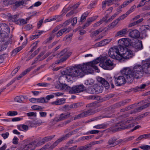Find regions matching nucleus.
I'll return each instance as SVG.
<instances>
[{
  "label": "nucleus",
  "instance_id": "5701e85b",
  "mask_svg": "<svg viewBox=\"0 0 150 150\" xmlns=\"http://www.w3.org/2000/svg\"><path fill=\"white\" fill-rule=\"evenodd\" d=\"M33 68V67H31L28 69H26L20 75L17 77V79L18 80H19L23 76L26 75L28 72H29Z\"/></svg>",
  "mask_w": 150,
  "mask_h": 150
},
{
  "label": "nucleus",
  "instance_id": "4468645a",
  "mask_svg": "<svg viewBox=\"0 0 150 150\" xmlns=\"http://www.w3.org/2000/svg\"><path fill=\"white\" fill-rule=\"evenodd\" d=\"M84 86L82 85L73 86L71 87V90L70 91V93H74L80 92L84 90Z\"/></svg>",
  "mask_w": 150,
  "mask_h": 150
},
{
  "label": "nucleus",
  "instance_id": "c85d7f7f",
  "mask_svg": "<svg viewBox=\"0 0 150 150\" xmlns=\"http://www.w3.org/2000/svg\"><path fill=\"white\" fill-rule=\"evenodd\" d=\"M86 92L91 94H96L95 91L94 89L93 86L89 87L86 89Z\"/></svg>",
  "mask_w": 150,
  "mask_h": 150
},
{
  "label": "nucleus",
  "instance_id": "9b49d317",
  "mask_svg": "<svg viewBox=\"0 0 150 150\" xmlns=\"http://www.w3.org/2000/svg\"><path fill=\"white\" fill-rule=\"evenodd\" d=\"M130 40L127 38H123L119 40L118 41L119 45L118 46H120V48H126V47L129 46L130 45Z\"/></svg>",
  "mask_w": 150,
  "mask_h": 150
},
{
  "label": "nucleus",
  "instance_id": "f3484780",
  "mask_svg": "<svg viewBox=\"0 0 150 150\" xmlns=\"http://www.w3.org/2000/svg\"><path fill=\"white\" fill-rule=\"evenodd\" d=\"M112 39H106L103 40L97 43L96 44V47H100L104 46L108 44L112 40Z\"/></svg>",
  "mask_w": 150,
  "mask_h": 150
},
{
  "label": "nucleus",
  "instance_id": "20e7f679",
  "mask_svg": "<svg viewBox=\"0 0 150 150\" xmlns=\"http://www.w3.org/2000/svg\"><path fill=\"white\" fill-rule=\"evenodd\" d=\"M97 80L101 83V84H96L93 85L96 94L100 93L102 92L103 87L101 84H102L106 89H109V83L104 79L102 77H98Z\"/></svg>",
  "mask_w": 150,
  "mask_h": 150
},
{
  "label": "nucleus",
  "instance_id": "aec40b11",
  "mask_svg": "<svg viewBox=\"0 0 150 150\" xmlns=\"http://www.w3.org/2000/svg\"><path fill=\"white\" fill-rule=\"evenodd\" d=\"M133 47L138 50H140L142 49L143 48V47L142 41L138 40L137 42L134 44Z\"/></svg>",
  "mask_w": 150,
  "mask_h": 150
},
{
  "label": "nucleus",
  "instance_id": "3c124183",
  "mask_svg": "<svg viewBox=\"0 0 150 150\" xmlns=\"http://www.w3.org/2000/svg\"><path fill=\"white\" fill-rule=\"evenodd\" d=\"M18 23H19V25H23L27 23L25 19H19L18 21Z\"/></svg>",
  "mask_w": 150,
  "mask_h": 150
},
{
  "label": "nucleus",
  "instance_id": "b1692460",
  "mask_svg": "<svg viewBox=\"0 0 150 150\" xmlns=\"http://www.w3.org/2000/svg\"><path fill=\"white\" fill-rule=\"evenodd\" d=\"M33 68V67H31L28 69H26L20 75L17 77V79L18 80H19L23 76L26 75L28 72H29Z\"/></svg>",
  "mask_w": 150,
  "mask_h": 150
},
{
  "label": "nucleus",
  "instance_id": "e2e57ef3",
  "mask_svg": "<svg viewBox=\"0 0 150 150\" xmlns=\"http://www.w3.org/2000/svg\"><path fill=\"white\" fill-rule=\"evenodd\" d=\"M97 3V1H93L92 3L90 4L89 5V8H92L94 7L95 5Z\"/></svg>",
  "mask_w": 150,
  "mask_h": 150
},
{
  "label": "nucleus",
  "instance_id": "c756f323",
  "mask_svg": "<svg viewBox=\"0 0 150 150\" xmlns=\"http://www.w3.org/2000/svg\"><path fill=\"white\" fill-rule=\"evenodd\" d=\"M108 125L106 124H102L98 125H97L94 126L93 127L94 128H96L98 129H104L107 127Z\"/></svg>",
  "mask_w": 150,
  "mask_h": 150
},
{
  "label": "nucleus",
  "instance_id": "e433bc0d",
  "mask_svg": "<svg viewBox=\"0 0 150 150\" xmlns=\"http://www.w3.org/2000/svg\"><path fill=\"white\" fill-rule=\"evenodd\" d=\"M29 125L31 127H36L37 125H41V123H38L37 122L33 120L32 121H29Z\"/></svg>",
  "mask_w": 150,
  "mask_h": 150
},
{
  "label": "nucleus",
  "instance_id": "6e6d98bb",
  "mask_svg": "<svg viewBox=\"0 0 150 150\" xmlns=\"http://www.w3.org/2000/svg\"><path fill=\"white\" fill-rule=\"evenodd\" d=\"M136 8V6L135 5H134L132 7H131L130 8L128 11H127L126 13L128 15L130 13L133 11Z\"/></svg>",
  "mask_w": 150,
  "mask_h": 150
},
{
  "label": "nucleus",
  "instance_id": "774afa93",
  "mask_svg": "<svg viewBox=\"0 0 150 150\" xmlns=\"http://www.w3.org/2000/svg\"><path fill=\"white\" fill-rule=\"evenodd\" d=\"M90 147L87 146L86 147H81L79 148L78 150H90Z\"/></svg>",
  "mask_w": 150,
  "mask_h": 150
},
{
  "label": "nucleus",
  "instance_id": "473e14b6",
  "mask_svg": "<svg viewBox=\"0 0 150 150\" xmlns=\"http://www.w3.org/2000/svg\"><path fill=\"white\" fill-rule=\"evenodd\" d=\"M119 22L118 21L117 19L110 24L108 26L111 29L112 28L116 26V25Z\"/></svg>",
  "mask_w": 150,
  "mask_h": 150
},
{
  "label": "nucleus",
  "instance_id": "f704fd0d",
  "mask_svg": "<svg viewBox=\"0 0 150 150\" xmlns=\"http://www.w3.org/2000/svg\"><path fill=\"white\" fill-rule=\"evenodd\" d=\"M48 142L46 137H44L41 140L39 141L36 145V146H39Z\"/></svg>",
  "mask_w": 150,
  "mask_h": 150
},
{
  "label": "nucleus",
  "instance_id": "412c9836",
  "mask_svg": "<svg viewBox=\"0 0 150 150\" xmlns=\"http://www.w3.org/2000/svg\"><path fill=\"white\" fill-rule=\"evenodd\" d=\"M65 99L64 98H61L59 100H57L51 103L52 105H61L64 104L65 103Z\"/></svg>",
  "mask_w": 150,
  "mask_h": 150
},
{
  "label": "nucleus",
  "instance_id": "bf43d9fd",
  "mask_svg": "<svg viewBox=\"0 0 150 150\" xmlns=\"http://www.w3.org/2000/svg\"><path fill=\"white\" fill-rule=\"evenodd\" d=\"M103 22L102 21L100 20L98 21L96 23L94 24L93 25V26L94 27H97L100 26L101 24L103 23Z\"/></svg>",
  "mask_w": 150,
  "mask_h": 150
},
{
  "label": "nucleus",
  "instance_id": "0eeeda50",
  "mask_svg": "<svg viewBox=\"0 0 150 150\" xmlns=\"http://www.w3.org/2000/svg\"><path fill=\"white\" fill-rule=\"evenodd\" d=\"M120 51L121 52V59L122 58L126 59H129L134 55L132 51L127 48H121Z\"/></svg>",
  "mask_w": 150,
  "mask_h": 150
},
{
  "label": "nucleus",
  "instance_id": "c03bdc74",
  "mask_svg": "<svg viewBox=\"0 0 150 150\" xmlns=\"http://www.w3.org/2000/svg\"><path fill=\"white\" fill-rule=\"evenodd\" d=\"M94 82V80L91 79L86 81L85 83L86 85H92Z\"/></svg>",
  "mask_w": 150,
  "mask_h": 150
},
{
  "label": "nucleus",
  "instance_id": "f03ea898",
  "mask_svg": "<svg viewBox=\"0 0 150 150\" xmlns=\"http://www.w3.org/2000/svg\"><path fill=\"white\" fill-rule=\"evenodd\" d=\"M63 75L60 78L65 79L68 81L71 80L74 77H82L85 74L84 71L81 67V65H78L76 67L67 68L61 73Z\"/></svg>",
  "mask_w": 150,
  "mask_h": 150
},
{
  "label": "nucleus",
  "instance_id": "f257e3e1",
  "mask_svg": "<svg viewBox=\"0 0 150 150\" xmlns=\"http://www.w3.org/2000/svg\"><path fill=\"white\" fill-rule=\"evenodd\" d=\"M141 65L135 64L132 67H125L121 71L123 76H119L115 79V84L118 86L125 84L126 82L132 83L134 78H139L143 74Z\"/></svg>",
  "mask_w": 150,
  "mask_h": 150
},
{
  "label": "nucleus",
  "instance_id": "9d476101",
  "mask_svg": "<svg viewBox=\"0 0 150 150\" xmlns=\"http://www.w3.org/2000/svg\"><path fill=\"white\" fill-rule=\"evenodd\" d=\"M95 113V111L92 109H90L84 111L81 113L75 116L74 120L79 119L80 118L92 115Z\"/></svg>",
  "mask_w": 150,
  "mask_h": 150
},
{
  "label": "nucleus",
  "instance_id": "37998d69",
  "mask_svg": "<svg viewBox=\"0 0 150 150\" xmlns=\"http://www.w3.org/2000/svg\"><path fill=\"white\" fill-rule=\"evenodd\" d=\"M103 59H101L100 58L98 57L93 60V61L91 62L92 63H93L94 65H95L96 64L99 63V62L100 63L102 61H103Z\"/></svg>",
  "mask_w": 150,
  "mask_h": 150
},
{
  "label": "nucleus",
  "instance_id": "ea45409f",
  "mask_svg": "<svg viewBox=\"0 0 150 150\" xmlns=\"http://www.w3.org/2000/svg\"><path fill=\"white\" fill-rule=\"evenodd\" d=\"M71 30V28L70 27H69L67 28H64L60 30V31L61 33H62V35L64 33H66L69 32Z\"/></svg>",
  "mask_w": 150,
  "mask_h": 150
},
{
  "label": "nucleus",
  "instance_id": "39448f33",
  "mask_svg": "<svg viewBox=\"0 0 150 150\" xmlns=\"http://www.w3.org/2000/svg\"><path fill=\"white\" fill-rule=\"evenodd\" d=\"M120 46L113 47L110 49L108 52L109 56L114 59L117 60H121V52L120 51L121 48Z\"/></svg>",
  "mask_w": 150,
  "mask_h": 150
},
{
  "label": "nucleus",
  "instance_id": "338daca9",
  "mask_svg": "<svg viewBox=\"0 0 150 150\" xmlns=\"http://www.w3.org/2000/svg\"><path fill=\"white\" fill-rule=\"evenodd\" d=\"M23 119L22 117H16L13 118L12 119V121L13 122L18 121L22 120Z\"/></svg>",
  "mask_w": 150,
  "mask_h": 150
},
{
  "label": "nucleus",
  "instance_id": "de8ad7c7",
  "mask_svg": "<svg viewBox=\"0 0 150 150\" xmlns=\"http://www.w3.org/2000/svg\"><path fill=\"white\" fill-rule=\"evenodd\" d=\"M134 0H129L127 1L124 2L121 5V8H124Z\"/></svg>",
  "mask_w": 150,
  "mask_h": 150
},
{
  "label": "nucleus",
  "instance_id": "7ed1b4c3",
  "mask_svg": "<svg viewBox=\"0 0 150 150\" xmlns=\"http://www.w3.org/2000/svg\"><path fill=\"white\" fill-rule=\"evenodd\" d=\"M134 122V120L132 117H130L128 119L127 121L125 122H121L118 123L116 124L115 126L109 128V130L112 132L120 131L123 129H129L132 128L134 126V124H130L127 125L123 126V125L127 123H130Z\"/></svg>",
  "mask_w": 150,
  "mask_h": 150
},
{
  "label": "nucleus",
  "instance_id": "4c0bfd02",
  "mask_svg": "<svg viewBox=\"0 0 150 150\" xmlns=\"http://www.w3.org/2000/svg\"><path fill=\"white\" fill-rule=\"evenodd\" d=\"M103 30L101 28H99L93 32L91 33L92 36L94 37L98 34L100 32L102 31Z\"/></svg>",
  "mask_w": 150,
  "mask_h": 150
},
{
  "label": "nucleus",
  "instance_id": "c9c22d12",
  "mask_svg": "<svg viewBox=\"0 0 150 150\" xmlns=\"http://www.w3.org/2000/svg\"><path fill=\"white\" fill-rule=\"evenodd\" d=\"M18 114L16 111H9L7 113L6 115L8 116H13L17 115Z\"/></svg>",
  "mask_w": 150,
  "mask_h": 150
},
{
  "label": "nucleus",
  "instance_id": "49530a36",
  "mask_svg": "<svg viewBox=\"0 0 150 150\" xmlns=\"http://www.w3.org/2000/svg\"><path fill=\"white\" fill-rule=\"evenodd\" d=\"M24 3V2L22 1H18L15 3V5L16 7H18L21 5H23Z\"/></svg>",
  "mask_w": 150,
  "mask_h": 150
},
{
  "label": "nucleus",
  "instance_id": "4d7b16f0",
  "mask_svg": "<svg viewBox=\"0 0 150 150\" xmlns=\"http://www.w3.org/2000/svg\"><path fill=\"white\" fill-rule=\"evenodd\" d=\"M71 120H67L65 121H64V122H63L61 124H59L58 125V126H63L64 125H67V124H68L70 123L71 121Z\"/></svg>",
  "mask_w": 150,
  "mask_h": 150
},
{
  "label": "nucleus",
  "instance_id": "2f4dec72",
  "mask_svg": "<svg viewBox=\"0 0 150 150\" xmlns=\"http://www.w3.org/2000/svg\"><path fill=\"white\" fill-rule=\"evenodd\" d=\"M31 108L33 110H38L39 111L43 110L44 108V107L37 105H33L31 106Z\"/></svg>",
  "mask_w": 150,
  "mask_h": 150
},
{
  "label": "nucleus",
  "instance_id": "a19ab883",
  "mask_svg": "<svg viewBox=\"0 0 150 150\" xmlns=\"http://www.w3.org/2000/svg\"><path fill=\"white\" fill-rule=\"evenodd\" d=\"M47 102V101H46L45 98L42 97L40 98H37V103H44Z\"/></svg>",
  "mask_w": 150,
  "mask_h": 150
},
{
  "label": "nucleus",
  "instance_id": "052dcab7",
  "mask_svg": "<svg viewBox=\"0 0 150 150\" xmlns=\"http://www.w3.org/2000/svg\"><path fill=\"white\" fill-rule=\"evenodd\" d=\"M76 13V12H75L74 10H71L66 14V16L67 17H70Z\"/></svg>",
  "mask_w": 150,
  "mask_h": 150
},
{
  "label": "nucleus",
  "instance_id": "2eb2a0df",
  "mask_svg": "<svg viewBox=\"0 0 150 150\" xmlns=\"http://www.w3.org/2000/svg\"><path fill=\"white\" fill-rule=\"evenodd\" d=\"M67 49H65L61 52L58 54L59 57L63 56L62 58L61 59L60 62H63L65 61L66 59L69 57L70 53H68L67 52Z\"/></svg>",
  "mask_w": 150,
  "mask_h": 150
},
{
  "label": "nucleus",
  "instance_id": "4be33fe9",
  "mask_svg": "<svg viewBox=\"0 0 150 150\" xmlns=\"http://www.w3.org/2000/svg\"><path fill=\"white\" fill-rule=\"evenodd\" d=\"M33 68V67H31L28 69H26L20 75L17 77V79L18 80H19L23 76L26 75L28 72H29Z\"/></svg>",
  "mask_w": 150,
  "mask_h": 150
},
{
  "label": "nucleus",
  "instance_id": "6ab92c4d",
  "mask_svg": "<svg viewBox=\"0 0 150 150\" xmlns=\"http://www.w3.org/2000/svg\"><path fill=\"white\" fill-rule=\"evenodd\" d=\"M19 15H15L12 16L11 14H8V17L10 21L15 22L17 24H19V23L18 22V18Z\"/></svg>",
  "mask_w": 150,
  "mask_h": 150
},
{
  "label": "nucleus",
  "instance_id": "7c9ffc66",
  "mask_svg": "<svg viewBox=\"0 0 150 150\" xmlns=\"http://www.w3.org/2000/svg\"><path fill=\"white\" fill-rule=\"evenodd\" d=\"M116 140V139L114 137L111 138L109 140L108 144L110 145H111L112 146H114L116 145L115 142Z\"/></svg>",
  "mask_w": 150,
  "mask_h": 150
},
{
  "label": "nucleus",
  "instance_id": "f8f14e48",
  "mask_svg": "<svg viewBox=\"0 0 150 150\" xmlns=\"http://www.w3.org/2000/svg\"><path fill=\"white\" fill-rule=\"evenodd\" d=\"M141 67L142 69L143 74L144 72L146 73L150 74V59L144 61Z\"/></svg>",
  "mask_w": 150,
  "mask_h": 150
},
{
  "label": "nucleus",
  "instance_id": "8fccbe9b",
  "mask_svg": "<svg viewBox=\"0 0 150 150\" xmlns=\"http://www.w3.org/2000/svg\"><path fill=\"white\" fill-rule=\"evenodd\" d=\"M37 85L40 86L47 87L49 86L50 85V84L48 83L43 82L39 83L37 84Z\"/></svg>",
  "mask_w": 150,
  "mask_h": 150
},
{
  "label": "nucleus",
  "instance_id": "bb28decb",
  "mask_svg": "<svg viewBox=\"0 0 150 150\" xmlns=\"http://www.w3.org/2000/svg\"><path fill=\"white\" fill-rule=\"evenodd\" d=\"M127 28H124L118 31L116 35V36H117L119 35H125L127 32Z\"/></svg>",
  "mask_w": 150,
  "mask_h": 150
},
{
  "label": "nucleus",
  "instance_id": "423d86ee",
  "mask_svg": "<svg viewBox=\"0 0 150 150\" xmlns=\"http://www.w3.org/2000/svg\"><path fill=\"white\" fill-rule=\"evenodd\" d=\"M99 66L103 69L108 70H111L115 66L113 61L110 59H103L100 63Z\"/></svg>",
  "mask_w": 150,
  "mask_h": 150
},
{
  "label": "nucleus",
  "instance_id": "864d4df0",
  "mask_svg": "<svg viewBox=\"0 0 150 150\" xmlns=\"http://www.w3.org/2000/svg\"><path fill=\"white\" fill-rule=\"evenodd\" d=\"M108 18V15H107L105 16L102 19H100L103 23V22H105V23H108V22L110 21H108V19L107 18Z\"/></svg>",
  "mask_w": 150,
  "mask_h": 150
},
{
  "label": "nucleus",
  "instance_id": "dca6fc26",
  "mask_svg": "<svg viewBox=\"0 0 150 150\" xmlns=\"http://www.w3.org/2000/svg\"><path fill=\"white\" fill-rule=\"evenodd\" d=\"M1 29L2 30V32L0 34L2 37H6L10 33L9 28L6 24L4 25L1 26Z\"/></svg>",
  "mask_w": 150,
  "mask_h": 150
},
{
  "label": "nucleus",
  "instance_id": "a18cd8bd",
  "mask_svg": "<svg viewBox=\"0 0 150 150\" xmlns=\"http://www.w3.org/2000/svg\"><path fill=\"white\" fill-rule=\"evenodd\" d=\"M128 15L127 13H126L125 14L120 16L117 19L119 21H120L124 19L125 18L127 17Z\"/></svg>",
  "mask_w": 150,
  "mask_h": 150
},
{
  "label": "nucleus",
  "instance_id": "58836bf2",
  "mask_svg": "<svg viewBox=\"0 0 150 150\" xmlns=\"http://www.w3.org/2000/svg\"><path fill=\"white\" fill-rule=\"evenodd\" d=\"M13 3V0H5L3 1L4 4L6 6L10 5Z\"/></svg>",
  "mask_w": 150,
  "mask_h": 150
},
{
  "label": "nucleus",
  "instance_id": "a878e982",
  "mask_svg": "<svg viewBox=\"0 0 150 150\" xmlns=\"http://www.w3.org/2000/svg\"><path fill=\"white\" fill-rule=\"evenodd\" d=\"M150 106V103L146 104L142 106L137 108L135 110V112H139Z\"/></svg>",
  "mask_w": 150,
  "mask_h": 150
},
{
  "label": "nucleus",
  "instance_id": "69168bd1",
  "mask_svg": "<svg viewBox=\"0 0 150 150\" xmlns=\"http://www.w3.org/2000/svg\"><path fill=\"white\" fill-rule=\"evenodd\" d=\"M9 134V133L8 132H6L5 133L2 134H1V136L4 139H6L8 137Z\"/></svg>",
  "mask_w": 150,
  "mask_h": 150
},
{
  "label": "nucleus",
  "instance_id": "0e129e2a",
  "mask_svg": "<svg viewBox=\"0 0 150 150\" xmlns=\"http://www.w3.org/2000/svg\"><path fill=\"white\" fill-rule=\"evenodd\" d=\"M59 6V5H56L55 6H53L51 7L49 9L50 11L52 12L55 11V10L57 9L58 8Z\"/></svg>",
  "mask_w": 150,
  "mask_h": 150
},
{
  "label": "nucleus",
  "instance_id": "603ef678",
  "mask_svg": "<svg viewBox=\"0 0 150 150\" xmlns=\"http://www.w3.org/2000/svg\"><path fill=\"white\" fill-rule=\"evenodd\" d=\"M71 88L66 84H64L62 85V88L63 90H69L70 93V91L71 90Z\"/></svg>",
  "mask_w": 150,
  "mask_h": 150
},
{
  "label": "nucleus",
  "instance_id": "cd10ccee",
  "mask_svg": "<svg viewBox=\"0 0 150 150\" xmlns=\"http://www.w3.org/2000/svg\"><path fill=\"white\" fill-rule=\"evenodd\" d=\"M25 98L23 96H18L14 98L15 101L17 103L23 102Z\"/></svg>",
  "mask_w": 150,
  "mask_h": 150
},
{
  "label": "nucleus",
  "instance_id": "a211bd4d",
  "mask_svg": "<svg viewBox=\"0 0 150 150\" xmlns=\"http://www.w3.org/2000/svg\"><path fill=\"white\" fill-rule=\"evenodd\" d=\"M129 36L132 38H138L140 36V33L136 30H133L129 33Z\"/></svg>",
  "mask_w": 150,
  "mask_h": 150
},
{
  "label": "nucleus",
  "instance_id": "680f3d73",
  "mask_svg": "<svg viewBox=\"0 0 150 150\" xmlns=\"http://www.w3.org/2000/svg\"><path fill=\"white\" fill-rule=\"evenodd\" d=\"M18 139L16 137H14L13 139V143L14 144H17L18 143Z\"/></svg>",
  "mask_w": 150,
  "mask_h": 150
},
{
  "label": "nucleus",
  "instance_id": "5fc2aeb1",
  "mask_svg": "<svg viewBox=\"0 0 150 150\" xmlns=\"http://www.w3.org/2000/svg\"><path fill=\"white\" fill-rule=\"evenodd\" d=\"M22 49V48L21 47H19L15 49L12 51V54H14V55L16 54L17 53L21 50Z\"/></svg>",
  "mask_w": 150,
  "mask_h": 150
},
{
  "label": "nucleus",
  "instance_id": "72a5a7b5",
  "mask_svg": "<svg viewBox=\"0 0 150 150\" xmlns=\"http://www.w3.org/2000/svg\"><path fill=\"white\" fill-rule=\"evenodd\" d=\"M48 142L46 137H44L41 140L39 141L36 145V146H39Z\"/></svg>",
  "mask_w": 150,
  "mask_h": 150
},
{
  "label": "nucleus",
  "instance_id": "13d9d810",
  "mask_svg": "<svg viewBox=\"0 0 150 150\" xmlns=\"http://www.w3.org/2000/svg\"><path fill=\"white\" fill-rule=\"evenodd\" d=\"M98 16H96L88 18V21L89 22L91 23V22L95 21L97 18Z\"/></svg>",
  "mask_w": 150,
  "mask_h": 150
},
{
  "label": "nucleus",
  "instance_id": "393cba45",
  "mask_svg": "<svg viewBox=\"0 0 150 150\" xmlns=\"http://www.w3.org/2000/svg\"><path fill=\"white\" fill-rule=\"evenodd\" d=\"M35 142H33L25 146L23 150H27L29 149H33L35 147Z\"/></svg>",
  "mask_w": 150,
  "mask_h": 150
},
{
  "label": "nucleus",
  "instance_id": "09e8293b",
  "mask_svg": "<svg viewBox=\"0 0 150 150\" xmlns=\"http://www.w3.org/2000/svg\"><path fill=\"white\" fill-rule=\"evenodd\" d=\"M144 150H149L150 149V146L147 145H143L139 147Z\"/></svg>",
  "mask_w": 150,
  "mask_h": 150
},
{
  "label": "nucleus",
  "instance_id": "79ce46f5",
  "mask_svg": "<svg viewBox=\"0 0 150 150\" xmlns=\"http://www.w3.org/2000/svg\"><path fill=\"white\" fill-rule=\"evenodd\" d=\"M89 13L88 12H86L83 13L81 17L80 21L83 22L86 19V18L87 17L89 14Z\"/></svg>",
  "mask_w": 150,
  "mask_h": 150
},
{
  "label": "nucleus",
  "instance_id": "ddd939ff",
  "mask_svg": "<svg viewBox=\"0 0 150 150\" xmlns=\"http://www.w3.org/2000/svg\"><path fill=\"white\" fill-rule=\"evenodd\" d=\"M72 134V133L70 132L62 136V137L56 141L50 146L52 149L54 148L58 144L62 141L68 138Z\"/></svg>",
  "mask_w": 150,
  "mask_h": 150
},
{
  "label": "nucleus",
  "instance_id": "1a4fd4ad",
  "mask_svg": "<svg viewBox=\"0 0 150 150\" xmlns=\"http://www.w3.org/2000/svg\"><path fill=\"white\" fill-rule=\"evenodd\" d=\"M70 114L71 113L69 112L62 113L58 116L55 117L52 122L54 124L57 122L67 119L71 116Z\"/></svg>",
  "mask_w": 150,
  "mask_h": 150
},
{
  "label": "nucleus",
  "instance_id": "6e6552de",
  "mask_svg": "<svg viewBox=\"0 0 150 150\" xmlns=\"http://www.w3.org/2000/svg\"><path fill=\"white\" fill-rule=\"evenodd\" d=\"M81 67L84 71L85 74L86 72H89L92 70V68L96 70H98L97 67L91 62L83 64V65H81Z\"/></svg>",
  "mask_w": 150,
  "mask_h": 150
}]
</instances>
